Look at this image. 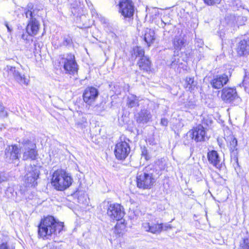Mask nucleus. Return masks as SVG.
Listing matches in <instances>:
<instances>
[{"label": "nucleus", "mask_w": 249, "mask_h": 249, "mask_svg": "<svg viewBox=\"0 0 249 249\" xmlns=\"http://www.w3.org/2000/svg\"><path fill=\"white\" fill-rule=\"evenodd\" d=\"M119 12L124 18L132 19L134 6L131 0H120L119 3Z\"/></svg>", "instance_id": "obj_6"}, {"label": "nucleus", "mask_w": 249, "mask_h": 249, "mask_svg": "<svg viewBox=\"0 0 249 249\" xmlns=\"http://www.w3.org/2000/svg\"><path fill=\"white\" fill-rule=\"evenodd\" d=\"M161 26L162 28H164V26L166 24V23L164 22L162 20H161Z\"/></svg>", "instance_id": "obj_45"}, {"label": "nucleus", "mask_w": 249, "mask_h": 249, "mask_svg": "<svg viewBox=\"0 0 249 249\" xmlns=\"http://www.w3.org/2000/svg\"><path fill=\"white\" fill-rule=\"evenodd\" d=\"M39 171L36 167H31L24 177L25 186H20V192L22 195H25L27 191V187H35L37 185V179L38 178Z\"/></svg>", "instance_id": "obj_5"}, {"label": "nucleus", "mask_w": 249, "mask_h": 249, "mask_svg": "<svg viewBox=\"0 0 249 249\" xmlns=\"http://www.w3.org/2000/svg\"><path fill=\"white\" fill-rule=\"evenodd\" d=\"M175 64V61H173H173H172V63H171V65L172 66H173Z\"/></svg>", "instance_id": "obj_46"}, {"label": "nucleus", "mask_w": 249, "mask_h": 249, "mask_svg": "<svg viewBox=\"0 0 249 249\" xmlns=\"http://www.w3.org/2000/svg\"><path fill=\"white\" fill-rule=\"evenodd\" d=\"M0 116L1 117H6L7 116V113L5 110L4 107L0 104Z\"/></svg>", "instance_id": "obj_34"}, {"label": "nucleus", "mask_w": 249, "mask_h": 249, "mask_svg": "<svg viewBox=\"0 0 249 249\" xmlns=\"http://www.w3.org/2000/svg\"><path fill=\"white\" fill-rule=\"evenodd\" d=\"M4 25L7 27L8 31L10 33L12 31V29L9 26L7 22H5Z\"/></svg>", "instance_id": "obj_41"}, {"label": "nucleus", "mask_w": 249, "mask_h": 249, "mask_svg": "<svg viewBox=\"0 0 249 249\" xmlns=\"http://www.w3.org/2000/svg\"><path fill=\"white\" fill-rule=\"evenodd\" d=\"M144 40L149 46L155 40V33L153 30L146 28L144 31Z\"/></svg>", "instance_id": "obj_22"}, {"label": "nucleus", "mask_w": 249, "mask_h": 249, "mask_svg": "<svg viewBox=\"0 0 249 249\" xmlns=\"http://www.w3.org/2000/svg\"><path fill=\"white\" fill-rule=\"evenodd\" d=\"M72 40L70 37H64L62 45L64 46H68L71 44Z\"/></svg>", "instance_id": "obj_35"}, {"label": "nucleus", "mask_w": 249, "mask_h": 249, "mask_svg": "<svg viewBox=\"0 0 249 249\" xmlns=\"http://www.w3.org/2000/svg\"><path fill=\"white\" fill-rule=\"evenodd\" d=\"M186 84L187 86L186 88H188L189 89H191L192 86H194V80L193 78L186 77Z\"/></svg>", "instance_id": "obj_32"}, {"label": "nucleus", "mask_w": 249, "mask_h": 249, "mask_svg": "<svg viewBox=\"0 0 249 249\" xmlns=\"http://www.w3.org/2000/svg\"><path fill=\"white\" fill-rule=\"evenodd\" d=\"M107 214L111 219L118 221L123 217L124 213L122 206L116 203L109 205Z\"/></svg>", "instance_id": "obj_9"}, {"label": "nucleus", "mask_w": 249, "mask_h": 249, "mask_svg": "<svg viewBox=\"0 0 249 249\" xmlns=\"http://www.w3.org/2000/svg\"><path fill=\"white\" fill-rule=\"evenodd\" d=\"M63 223L57 222L52 216L42 219L38 226V234L44 239H51L59 233L63 229Z\"/></svg>", "instance_id": "obj_1"}, {"label": "nucleus", "mask_w": 249, "mask_h": 249, "mask_svg": "<svg viewBox=\"0 0 249 249\" xmlns=\"http://www.w3.org/2000/svg\"><path fill=\"white\" fill-rule=\"evenodd\" d=\"M47 249H57V248L53 245H50L48 247H47Z\"/></svg>", "instance_id": "obj_43"}, {"label": "nucleus", "mask_w": 249, "mask_h": 249, "mask_svg": "<svg viewBox=\"0 0 249 249\" xmlns=\"http://www.w3.org/2000/svg\"><path fill=\"white\" fill-rule=\"evenodd\" d=\"M229 77L226 74L217 75L213 76L211 82L212 87L215 89H220L229 81Z\"/></svg>", "instance_id": "obj_14"}, {"label": "nucleus", "mask_w": 249, "mask_h": 249, "mask_svg": "<svg viewBox=\"0 0 249 249\" xmlns=\"http://www.w3.org/2000/svg\"><path fill=\"white\" fill-rule=\"evenodd\" d=\"M21 143L25 147V149L28 147H36V144L29 139H23Z\"/></svg>", "instance_id": "obj_31"}, {"label": "nucleus", "mask_w": 249, "mask_h": 249, "mask_svg": "<svg viewBox=\"0 0 249 249\" xmlns=\"http://www.w3.org/2000/svg\"><path fill=\"white\" fill-rule=\"evenodd\" d=\"M36 147H28L26 148L25 151L23 154V160H27L31 159L34 160L36 159L37 155V152L36 150Z\"/></svg>", "instance_id": "obj_20"}, {"label": "nucleus", "mask_w": 249, "mask_h": 249, "mask_svg": "<svg viewBox=\"0 0 249 249\" xmlns=\"http://www.w3.org/2000/svg\"><path fill=\"white\" fill-rule=\"evenodd\" d=\"M205 3L208 5H213L219 4L221 0H203Z\"/></svg>", "instance_id": "obj_33"}, {"label": "nucleus", "mask_w": 249, "mask_h": 249, "mask_svg": "<svg viewBox=\"0 0 249 249\" xmlns=\"http://www.w3.org/2000/svg\"><path fill=\"white\" fill-rule=\"evenodd\" d=\"M138 64L140 68L143 71H147L150 69L151 62L146 56H143L141 58Z\"/></svg>", "instance_id": "obj_23"}, {"label": "nucleus", "mask_w": 249, "mask_h": 249, "mask_svg": "<svg viewBox=\"0 0 249 249\" xmlns=\"http://www.w3.org/2000/svg\"><path fill=\"white\" fill-rule=\"evenodd\" d=\"M207 158L209 162L213 166L220 169L221 167L222 162L217 151L212 150L207 153Z\"/></svg>", "instance_id": "obj_18"}, {"label": "nucleus", "mask_w": 249, "mask_h": 249, "mask_svg": "<svg viewBox=\"0 0 249 249\" xmlns=\"http://www.w3.org/2000/svg\"><path fill=\"white\" fill-rule=\"evenodd\" d=\"M239 249H249V235L243 238L240 242Z\"/></svg>", "instance_id": "obj_27"}, {"label": "nucleus", "mask_w": 249, "mask_h": 249, "mask_svg": "<svg viewBox=\"0 0 249 249\" xmlns=\"http://www.w3.org/2000/svg\"><path fill=\"white\" fill-rule=\"evenodd\" d=\"M98 95L99 92L96 88L92 87H88L83 93V100L86 104L91 105L94 103Z\"/></svg>", "instance_id": "obj_11"}, {"label": "nucleus", "mask_w": 249, "mask_h": 249, "mask_svg": "<svg viewBox=\"0 0 249 249\" xmlns=\"http://www.w3.org/2000/svg\"><path fill=\"white\" fill-rule=\"evenodd\" d=\"M7 180V177L3 173L0 174V183Z\"/></svg>", "instance_id": "obj_37"}, {"label": "nucleus", "mask_w": 249, "mask_h": 249, "mask_svg": "<svg viewBox=\"0 0 249 249\" xmlns=\"http://www.w3.org/2000/svg\"><path fill=\"white\" fill-rule=\"evenodd\" d=\"M125 229V226L123 224H119L117 223L115 226V233L118 234L119 236L123 235L124 230Z\"/></svg>", "instance_id": "obj_29"}, {"label": "nucleus", "mask_w": 249, "mask_h": 249, "mask_svg": "<svg viewBox=\"0 0 249 249\" xmlns=\"http://www.w3.org/2000/svg\"><path fill=\"white\" fill-rule=\"evenodd\" d=\"M24 37H25V35L24 34H23L22 35V38H23V39H25V38H24Z\"/></svg>", "instance_id": "obj_47"}, {"label": "nucleus", "mask_w": 249, "mask_h": 249, "mask_svg": "<svg viewBox=\"0 0 249 249\" xmlns=\"http://www.w3.org/2000/svg\"><path fill=\"white\" fill-rule=\"evenodd\" d=\"M207 137L206 134V131L202 125H198L190 130L184 137L183 142L185 145L191 143L193 140L196 142L205 141Z\"/></svg>", "instance_id": "obj_4"}, {"label": "nucleus", "mask_w": 249, "mask_h": 249, "mask_svg": "<svg viewBox=\"0 0 249 249\" xmlns=\"http://www.w3.org/2000/svg\"><path fill=\"white\" fill-rule=\"evenodd\" d=\"M101 22L105 24H108V21H107V20L105 18H101Z\"/></svg>", "instance_id": "obj_42"}, {"label": "nucleus", "mask_w": 249, "mask_h": 249, "mask_svg": "<svg viewBox=\"0 0 249 249\" xmlns=\"http://www.w3.org/2000/svg\"><path fill=\"white\" fill-rule=\"evenodd\" d=\"M147 151L146 149L145 148H143L142 150V156H144L145 159L147 160H148V158H147Z\"/></svg>", "instance_id": "obj_39"}, {"label": "nucleus", "mask_w": 249, "mask_h": 249, "mask_svg": "<svg viewBox=\"0 0 249 249\" xmlns=\"http://www.w3.org/2000/svg\"><path fill=\"white\" fill-rule=\"evenodd\" d=\"M160 124L163 126H167L168 124V121L167 119L162 118L161 119Z\"/></svg>", "instance_id": "obj_40"}, {"label": "nucleus", "mask_w": 249, "mask_h": 249, "mask_svg": "<svg viewBox=\"0 0 249 249\" xmlns=\"http://www.w3.org/2000/svg\"><path fill=\"white\" fill-rule=\"evenodd\" d=\"M221 98L226 103H231L235 100H240L235 89L225 88L221 91Z\"/></svg>", "instance_id": "obj_10"}, {"label": "nucleus", "mask_w": 249, "mask_h": 249, "mask_svg": "<svg viewBox=\"0 0 249 249\" xmlns=\"http://www.w3.org/2000/svg\"><path fill=\"white\" fill-rule=\"evenodd\" d=\"M0 249H14L10 248L6 243H3L0 245Z\"/></svg>", "instance_id": "obj_36"}, {"label": "nucleus", "mask_w": 249, "mask_h": 249, "mask_svg": "<svg viewBox=\"0 0 249 249\" xmlns=\"http://www.w3.org/2000/svg\"><path fill=\"white\" fill-rule=\"evenodd\" d=\"M20 149L17 146H8L5 150V159L8 162H13L18 160L20 155Z\"/></svg>", "instance_id": "obj_12"}, {"label": "nucleus", "mask_w": 249, "mask_h": 249, "mask_svg": "<svg viewBox=\"0 0 249 249\" xmlns=\"http://www.w3.org/2000/svg\"><path fill=\"white\" fill-rule=\"evenodd\" d=\"M142 228L145 231L150 232L154 234H159L163 230V224L151 223L145 222L142 224Z\"/></svg>", "instance_id": "obj_15"}, {"label": "nucleus", "mask_w": 249, "mask_h": 249, "mask_svg": "<svg viewBox=\"0 0 249 249\" xmlns=\"http://www.w3.org/2000/svg\"><path fill=\"white\" fill-rule=\"evenodd\" d=\"M72 178L69 173L62 169L57 170L52 175L51 183L55 189L64 191L72 183Z\"/></svg>", "instance_id": "obj_2"}, {"label": "nucleus", "mask_w": 249, "mask_h": 249, "mask_svg": "<svg viewBox=\"0 0 249 249\" xmlns=\"http://www.w3.org/2000/svg\"><path fill=\"white\" fill-rule=\"evenodd\" d=\"M152 118L150 111L147 109H142L135 116L137 122L141 124L148 123Z\"/></svg>", "instance_id": "obj_17"}, {"label": "nucleus", "mask_w": 249, "mask_h": 249, "mask_svg": "<svg viewBox=\"0 0 249 249\" xmlns=\"http://www.w3.org/2000/svg\"><path fill=\"white\" fill-rule=\"evenodd\" d=\"M126 105L130 108L138 107L139 106V97L133 94L128 96Z\"/></svg>", "instance_id": "obj_25"}, {"label": "nucleus", "mask_w": 249, "mask_h": 249, "mask_svg": "<svg viewBox=\"0 0 249 249\" xmlns=\"http://www.w3.org/2000/svg\"><path fill=\"white\" fill-rule=\"evenodd\" d=\"M228 141L229 142V147L230 150L233 153L235 154L236 151L237 150V140L233 136H231L228 138Z\"/></svg>", "instance_id": "obj_26"}, {"label": "nucleus", "mask_w": 249, "mask_h": 249, "mask_svg": "<svg viewBox=\"0 0 249 249\" xmlns=\"http://www.w3.org/2000/svg\"><path fill=\"white\" fill-rule=\"evenodd\" d=\"M63 68L66 73L74 75L77 73L78 66L75 60V56L71 53L68 54L66 58L63 59Z\"/></svg>", "instance_id": "obj_7"}, {"label": "nucleus", "mask_w": 249, "mask_h": 249, "mask_svg": "<svg viewBox=\"0 0 249 249\" xmlns=\"http://www.w3.org/2000/svg\"><path fill=\"white\" fill-rule=\"evenodd\" d=\"M237 52L238 55L242 56L249 53V39H244L241 40L237 47Z\"/></svg>", "instance_id": "obj_19"}, {"label": "nucleus", "mask_w": 249, "mask_h": 249, "mask_svg": "<svg viewBox=\"0 0 249 249\" xmlns=\"http://www.w3.org/2000/svg\"><path fill=\"white\" fill-rule=\"evenodd\" d=\"M26 28L27 33L29 36H34L37 35L40 28V22L35 18H29Z\"/></svg>", "instance_id": "obj_13"}, {"label": "nucleus", "mask_w": 249, "mask_h": 249, "mask_svg": "<svg viewBox=\"0 0 249 249\" xmlns=\"http://www.w3.org/2000/svg\"><path fill=\"white\" fill-rule=\"evenodd\" d=\"M161 166L160 167V170H163L165 169V164H164L162 161L161 162Z\"/></svg>", "instance_id": "obj_44"}, {"label": "nucleus", "mask_w": 249, "mask_h": 249, "mask_svg": "<svg viewBox=\"0 0 249 249\" xmlns=\"http://www.w3.org/2000/svg\"><path fill=\"white\" fill-rule=\"evenodd\" d=\"M130 148L124 141H121L115 146L114 153L116 158L120 160H124L130 153Z\"/></svg>", "instance_id": "obj_8"}, {"label": "nucleus", "mask_w": 249, "mask_h": 249, "mask_svg": "<svg viewBox=\"0 0 249 249\" xmlns=\"http://www.w3.org/2000/svg\"><path fill=\"white\" fill-rule=\"evenodd\" d=\"M9 73H11L13 75L16 80L20 84L28 85L29 83V79H27L24 75H22L18 71L15 67L7 66L5 68Z\"/></svg>", "instance_id": "obj_16"}, {"label": "nucleus", "mask_w": 249, "mask_h": 249, "mask_svg": "<svg viewBox=\"0 0 249 249\" xmlns=\"http://www.w3.org/2000/svg\"><path fill=\"white\" fill-rule=\"evenodd\" d=\"M155 182L153 170L150 166L146 167L142 171L137 173L136 184L138 188L143 190L149 189Z\"/></svg>", "instance_id": "obj_3"}, {"label": "nucleus", "mask_w": 249, "mask_h": 249, "mask_svg": "<svg viewBox=\"0 0 249 249\" xmlns=\"http://www.w3.org/2000/svg\"><path fill=\"white\" fill-rule=\"evenodd\" d=\"M144 50L140 47H135L133 49V53L132 55L135 57H141V58L144 56Z\"/></svg>", "instance_id": "obj_28"}, {"label": "nucleus", "mask_w": 249, "mask_h": 249, "mask_svg": "<svg viewBox=\"0 0 249 249\" xmlns=\"http://www.w3.org/2000/svg\"><path fill=\"white\" fill-rule=\"evenodd\" d=\"M16 194L17 192L14 191L12 187H8L5 191V195L8 198L14 199Z\"/></svg>", "instance_id": "obj_30"}, {"label": "nucleus", "mask_w": 249, "mask_h": 249, "mask_svg": "<svg viewBox=\"0 0 249 249\" xmlns=\"http://www.w3.org/2000/svg\"><path fill=\"white\" fill-rule=\"evenodd\" d=\"M172 228V226L170 224L168 223L163 224V230H167Z\"/></svg>", "instance_id": "obj_38"}, {"label": "nucleus", "mask_w": 249, "mask_h": 249, "mask_svg": "<svg viewBox=\"0 0 249 249\" xmlns=\"http://www.w3.org/2000/svg\"><path fill=\"white\" fill-rule=\"evenodd\" d=\"M39 10L36 6L35 7L32 3H29L27 5V11L25 12V16L27 18L35 17Z\"/></svg>", "instance_id": "obj_24"}, {"label": "nucleus", "mask_w": 249, "mask_h": 249, "mask_svg": "<svg viewBox=\"0 0 249 249\" xmlns=\"http://www.w3.org/2000/svg\"><path fill=\"white\" fill-rule=\"evenodd\" d=\"M172 44L174 49L176 50H181L182 48L184 47L185 44V40L183 37L179 35L176 36L172 40Z\"/></svg>", "instance_id": "obj_21"}]
</instances>
